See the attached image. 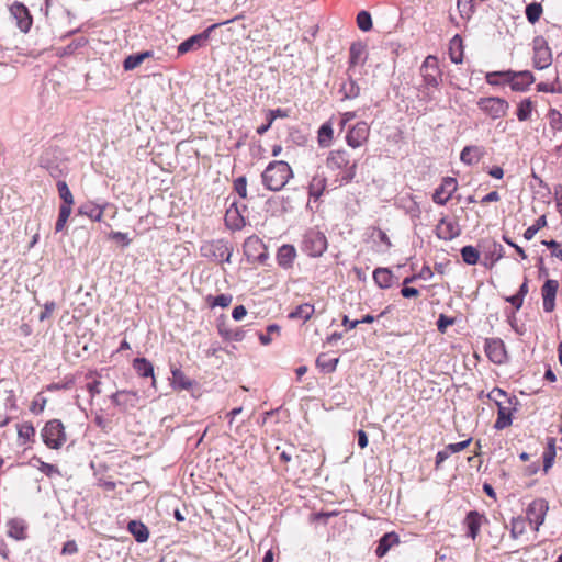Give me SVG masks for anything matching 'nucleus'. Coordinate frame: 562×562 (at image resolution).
I'll list each match as a JSON object with an SVG mask.
<instances>
[{
    "mask_svg": "<svg viewBox=\"0 0 562 562\" xmlns=\"http://www.w3.org/2000/svg\"><path fill=\"white\" fill-rule=\"evenodd\" d=\"M293 177L290 165L283 160L271 161L263 170V186L270 191H280Z\"/></svg>",
    "mask_w": 562,
    "mask_h": 562,
    "instance_id": "nucleus-1",
    "label": "nucleus"
},
{
    "mask_svg": "<svg viewBox=\"0 0 562 562\" xmlns=\"http://www.w3.org/2000/svg\"><path fill=\"white\" fill-rule=\"evenodd\" d=\"M326 167L331 171H341V182H350L357 171V162H350V154L346 149L331 150L326 159Z\"/></svg>",
    "mask_w": 562,
    "mask_h": 562,
    "instance_id": "nucleus-2",
    "label": "nucleus"
},
{
    "mask_svg": "<svg viewBox=\"0 0 562 562\" xmlns=\"http://www.w3.org/2000/svg\"><path fill=\"white\" fill-rule=\"evenodd\" d=\"M201 256L215 262H229L233 249L223 239L204 241L200 248Z\"/></svg>",
    "mask_w": 562,
    "mask_h": 562,
    "instance_id": "nucleus-3",
    "label": "nucleus"
},
{
    "mask_svg": "<svg viewBox=\"0 0 562 562\" xmlns=\"http://www.w3.org/2000/svg\"><path fill=\"white\" fill-rule=\"evenodd\" d=\"M44 443L50 449H59L66 442L65 427L59 419L47 422L41 431Z\"/></svg>",
    "mask_w": 562,
    "mask_h": 562,
    "instance_id": "nucleus-4",
    "label": "nucleus"
},
{
    "mask_svg": "<svg viewBox=\"0 0 562 562\" xmlns=\"http://www.w3.org/2000/svg\"><path fill=\"white\" fill-rule=\"evenodd\" d=\"M479 109L492 120L504 117L509 109V103L499 97L480 98L477 101Z\"/></svg>",
    "mask_w": 562,
    "mask_h": 562,
    "instance_id": "nucleus-5",
    "label": "nucleus"
},
{
    "mask_svg": "<svg viewBox=\"0 0 562 562\" xmlns=\"http://www.w3.org/2000/svg\"><path fill=\"white\" fill-rule=\"evenodd\" d=\"M420 74L426 87L437 88L441 82L438 58L432 55L427 56L420 67Z\"/></svg>",
    "mask_w": 562,
    "mask_h": 562,
    "instance_id": "nucleus-6",
    "label": "nucleus"
},
{
    "mask_svg": "<svg viewBox=\"0 0 562 562\" xmlns=\"http://www.w3.org/2000/svg\"><path fill=\"white\" fill-rule=\"evenodd\" d=\"M303 247L311 257H319L327 249L326 236L318 231H310L304 236Z\"/></svg>",
    "mask_w": 562,
    "mask_h": 562,
    "instance_id": "nucleus-7",
    "label": "nucleus"
},
{
    "mask_svg": "<svg viewBox=\"0 0 562 562\" xmlns=\"http://www.w3.org/2000/svg\"><path fill=\"white\" fill-rule=\"evenodd\" d=\"M548 509V502L542 498H537L528 505L526 519L531 526H533L536 531H538L540 526L544 522Z\"/></svg>",
    "mask_w": 562,
    "mask_h": 562,
    "instance_id": "nucleus-8",
    "label": "nucleus"
},
{
    "mask_svg": "<svg viewBox=\"0 0 562 562\" xmlns=\"http://www.w3.org/2000/svg\"><path fill=\"white\" fill-rule=\"evenodd\" d=\"M504 81L508 83L514 91H525L535 81L533 75L528 71H513L506 70Z\"/></svg>",
    "mask_w": 562,
    "mask_h": 562,
    "instance_id": "nucleus-9",
    "label": "nucleus"
},
{
    "mask_svg": "<svg viewBox=\"0 0 562 562\" xmlns=\"http://www.w3.org/2000/svg\"><path fill=\"white\" fill-rule=\"evenodd\" d=\"M370 134V127L366 122H358L347 133V144L352 148L361 147L367 143Z\"/></svg>",
    "mask_w": 562,
    "mask_h": 562,
    "instance_id": "nucleus-10",
    "label": "nucleus"
},
{
    "mask_svg": "<svg viewBox=\"0 0 562 562\" xmlns=\"http://www.w3.org/2000/svg\"><path fill=\"white\" fill-rule=\"evenodd\" d=\"M458 189L456 178L446 177L442 179L441 184L435 190L432 200L435 203L445 205Z\"/></svg>",
    "mask_w": 562,
    "mask_h": 562,
    "instance_id": "nucleus-11",
    "label": "nucleus"
},
{
    "mask_svg": "<svg viewBox=\"0 0 562 562\" xmlns=\"http://www.w3.org/2000/svg\"><path fill=\"white\" fill-rule=\"evenodd\" d=\"M10 14L15 20L16 26L21 32H29L32 25V16L27 8L21 2H14L10 7Z\"/></svg>",
    "mask_w": 562,
    "mask_h": 562,
    "instance_id": "nucleus-12",
    "label": "nucleus"
},
{
    "mask_svg": "<svg viewBox=\"0 0 562 562\" xmlns=\"http://www.w3.org/2000/svg\"><path fill=\"white\" fill-rule=\"evenodd\" d=\"M485 351L488 359L494 363L502 364L507 359L505 345L499 338L486 339Z\"/></svg>",
    "mask_w": 562,
    "mask_h": 562,
    "instance_id": "nucleus-13",
    "label": "nucleus"
},
{
    "mask_svg": "<svg viewBox=\"0 0 562 562\" xmlns=\"http://www.w3.org/2000/svg\"><path fill=\"white\" fill-rule=\"evenodd\" d=\"M461 233L460 226L457 221L442 217L436 226V235L443 240H452Z\"/></svg>",
    "mask_w": 562,
    "mask_h": 562,
    "instance_id": "nucleus-14",
    "label": "nucleus"
},
{
    "mask_svg": "<svg viewBox=\"0 0 562 562\" xmlns=\"http://www.w3.org/2000/svg\"><path fill=\"white\" fill-rule=\"evenodd\" d=\"M551 52L543 40L535 42L533 66L537 69H544L551 65Z\"/></svg>",
    "mask_w": 562,
    "mask_h": 562,
    "instance_id": "nucleus-15",
    "label": "nucleus"
},
{
    "mask_svg": "<svg viewBox=\"0 0 562 562\" xmlns=\"http://www.w3.org/2000/svg\"><path fill=\"white\" fill-rule=\"evenodd\" d=\"M559 283L555 280L549 279L542 286V304L547 313H551L555 307V295L558 292Z\"/></svg>",
    "mask_w": 562,
    "mask_h": 562,
    "instance_id": "nucleus-16",
    "label": "nucleus"
},
{
    "mask_svg": "<svg viewBox=\"0 0 562 562\" xmlns=\"http://www.w3.org/2000/svg\"><path fill=\"white\" fill-rule=\"evenodd\" d=\"M483 521H487L483 515L475 510L469 512L464 520L468 527V537L475 540L480 533Z\"/></svg>",
    "mask_w": 562,
    "mask_h": 562,
    "instance_id": "nucleus-17",
    "label": "nucleus"
},
{
    "mask_svg": "<svg viewBox=\"0 0 562 562\" xmlns=\"http://www.w3.org/2000/svg\"><path fill=\"white\" fill-rule=\"evenodd\" d=\"M137 400V393L130 391H117L111 395L113 404L122 407L123 409L135 407Z\"/></svg>",
    "mask_w": 562,
    "mask_h": 562,
    "instance_id": "nucleus-18",
    "label": "nucleus"
},
{
    "mask_svg": "<svg viewBox=\"0 0 562 562\" xmlns=\"http://www.w3.org/2000/svg\"><path fill=\"white\" fill-rule=\"evenodd\" d=\"M296 257V250L291 245H283L277 254L278 263L283 268H290Z\"/></svg>",
    "mask_w": 562,
    "mask_h": 562,
    "instance_id": "nucleus-19",
    "label": "nucleus"
},
{
    "mask_svg": "<svg viewBox=\"0 0 562 562\" xmlns=\"http://www.w3.org/2000/svg\"><path fill=\"white\" fill-rule=\"evenodd\" d=\"M512 425V409L505 406L504 403H498L497 419L494 424V428L502 430Z\"/></svg>",
    "mask_w": 562,
    "mask_h": 562,
    "instance_id": "nucleus-20",
    "label": "nucleus"
},
{
    "mask_svg": "<svg viewBox=\"0 0 562 562\" xmlns=\"http://www.w3.org/2000/svg\"><path fill=\"white\" fill-rule=\"evenodd\" d=\"M373 280L381 289H389L392 286L393 273L387 268H376L373 271Z\"/></svg>",
    "mask_w": 562,
    "mask_h": 562,
    "instance_id": "nucleus-21",
    "label": "nucleus"
},
{
    "mask_svg": "<svg viewBox=\"0 0 562 562\" xmlns=\"http://www.w3.org/2000/svg\"><path fill=\"white\" fill-rule=\"evenodd\" d=\"M400 539L395 532L385 533L379 541L375 553L378 557H384L387 551L396 543H398Z\"/></svg>",
    "mask_w": 562,
    "mask_h": 562,
    "instance_id": "nucleus-22",
    "label": "nucleus"
},
{
    "mask_svg": "<svg viewBox=\"0 0 562 562\" xmlns=\"http://www.w3.org/2000/svg\"><path fill=\"white\" fill-rule=\"evenodd\" d=\"M133 368L137 372V374L142 378H153V385H155L156 380L154 378V367L151 362H149L146 358H136L133 361Z\"/></svg>",
    "mask_w": 562,
    "mask_h": 562,
    "instance_id": "nucleus-23",
    "label": "nucleus"
},
{
    "mask_svg": "<svg viewBox=\"0 0 562 562\" xmlns=\"http://www.w3.org/2000/svg\"><path fill=\"white\" fill-rule=\"evenodd\" d=\"M79 214L88 216L89 218L101 222L104 213V206L97 205L88 202L79 207Z\"/></svg>",
    "mask_w": 562,
    "mask_h": 562,
    "instance_id": "nucleus-24",
    "label": "nucleus"
},
{
    "mask_svg": "<svg viewBox=\"0 0 562 562\" xmlns=\"http://www.w3.org/2000/svg\"><path fill=\"white\" fill-rule=\"evenodd\" d=\"M128 531L134 536L137 542H145L148 540V528L140 521L131 520L127 525Z\"/></svg>",
    "mask_w": 562,
    "mask_h": 562,
    "instance_id": "nucleus-25",
    "label": "nucleus"
},
{
    "mask_svg": "<svg viewBox=\"0 0 562 562\" xmlns=\"http://www.w3.org/2000/svg\"><path fill=\"white\" fill-rule=\"evenodd\" d=\"M8 535L15 540L25 539V525L23 520L13 518L8 521Z\"/></svg>",
    "mask_w": 562,
    "mask_h": 562,
    "instance_id": "nucleus-26",
    "label": "nucleus"
},
{
    "mask_svg": "<svg viewBox=\"0 0 562 562\" xmlns=\"http://www.w3.org/2000/svg\"><path fill=\"white\" fill-rule=\"evenodd\" d=\"M482 155V150L477 146H465L460 155V159L462 162L467 165H473L480 160Z\"/></svg>",
    "mask_w": 562,
    "mask_h": 562,
    "instance_id": "nucleus-27",
    "label": "nucleus"
},
{
    "mask_svg": "<svg viewBox=\"0 0 562 562\" xmlns=\"http://www.w3.org/2000/svg\"><path fill=\"white\" fill-rule=\"evenodd\" d=\"M450 59L454 64L462 63L463 50H462V40L459 35H456L450 42L449 48Z\"/></svg>",
    "mask_w": 562,
    "mask_h": 562,
    "instance_id": "nucleus-28",
    "label": "nucleus"
},
{
    "mask_svg": "<svg viewBox=\"0 0 562 562\" xmlns=\"http://www.w3.org/2000/svg\"><path fill=\"white\" fill-rule=\"evenodd\" d=\"M205 37L206 36L203 34H198L189 37L178 46V53L186 54L188 52L196 49Z\"/></svg>",
    "mask_w": 562,
    "mask_h": 562,
    "instance_id": "nucleus-29",
    "label": "nucleus"
},
{
    "mask_svg": "<svg viewBox=\"0 0 562 562\" xmlns=\"http://www.w3.org/2000/svg\"><path fill=\"white\" fill-rule=\"evenodd\" d=\"M325 188H326L325 177L316 175L312 178L310 186H308L310 195L317 199L322 195Z\"/></svg>",
    "mask_w": 562,
    "mask_h": 562,
    "instance_id": "nucleus-30",
    "label": "nucleus"
},
{
    "mask_svg": "<svg viewBox=\"0 0 562 562\" xmlns=\"http://www.w3.org/2000/svg\"><path fill=\"white\" fill-rule=\"evenodd\" d=\"M150 52H143L134 55H130L125 58L123 67L125 70H133L137 68L146 58L150 57Z\"/></svg>",
    "mask_w": 562,
    "mask_h": 562,
    "instance_id": "nucleus-31",
    "label": "nucleus"
},
{
    "mask_svg": "<svg viewBox=\"0 0 562 562\" xmlns=\"http://www.w3.org/2000/svg\"><path fill=\"white\" fill-rule=\"evenodd\" d=\"M554 458H555V440H554V438H549L547 448L543 452V471L546 473L553 465Z\"/></svg>",
    "mask_w": 562,
    "mask_h": 562,
    "instance_id": "nucleus-32",
    "label": "nucleus"
},
{
    "mask_svg": "<svg viewBox=\"0 0 562 562\" xmlns=\"http://www.w3.org/2000/svg\"><path fill=\"white\" fill-rule=\"evenodd\" d=\"M313 313L314 306L308 303H304L299 305L293 312H291L289 314V317L293 319L300 318L303 319V322H307L312 317Z\"/></svg>",
    "mask_w": 562,
    "mask_h": 562,
    "instance_id": "nucleus-33",
    "label": "nucleus"
},
{
    "mask_svg": "<svg viewBox=\"0 0 562 562\" xmlns=\"http://www.w3.org/2000/svg\"><path fill=\"white\" fill-rule=\"evenodd\" d=\"M172 384L175 387H179L181 390H189L192 386V381L186 376V374L180 369H172Z\"/></svg>",
    "mask_w": 562,
    "mask_h": 562,
    "instance_id": "nucleus-34",
    "label": "nucleus"
},
{
    "mask_svg": "<svg viewBox=\"0 0 562 562\" xmlns=\"http://www.w3.org/2000/svg\"><path fill=\"white\" fill-rule=\"evenodd\" d=\"M333 127L329 123L323 124L318 130V144L321 147H328L333 140Z\"/></svg>",
    "mask_w": 562,
    "mask_h": 562,
    "instance_id": "nucleus-35",
    "label": "nucleus"
},
{
    "mask_svg": "<svg viewBox=\"0 0 562 562\" xmlns=\"http://www.w3.org/2000/svg\"><path fill=\"white\" fill-rule=\"evenodd\" d=\"M527 519L522 516L514 517L510 521V536L514 539L522 536L526 532Z\"/></svg>",
    "mask_w": 562,
    "mask_h": 562,
    "instance_id": "nucleus-36",
    "label": "nucleus"
},
{
    "mask_svg": "<svg viewBox=\"0 0 562 562\" xmlns=\"http://www.w3.org/2000/svg\"><path fill=\"white\" fill-rule=\"evenodd\" d=\"M533 110V103L530 99L522 100L517 108V119L520 122L527 121L530 119Z\"/></svg>",
    "mask_w": 562,
    "mask_h": 562,
    "instance_id": "nucleus-37",
    "label": "nucleus"
},
{
    "mask_svg": "<svg viewBox=\"0 0 562 562\" xmlns=\"http://www.w3.org/2000/svg\"><path fill=\"white\" fill-rule=\"evenodd\" d=\"M341 92L347 99H355L360 93V87L353 79H349L341 86Z\"/></svg>",
    "mask_w": 562,
    "mask_h": 562,
    "instance_id": "nucleus-38",
    "label": "nucleus"
},
{
    "mask_svg": "<svg viewBox=\"0 0 562 562\" xmlns=\"http://www.w3.org/2000/svg\"><path fill=\"white\" fill-rule=\"evenodd\" d=\"M461 256L463 261L468 265H475L480 259V252L473 246H464L461 249Z\"/></svg>",
    "mask_w": 562,
    "mask_h": 562,
    "instance_id": "nucleus-39",
    "label": "nucleus"
},
{
    "mask_svg": "<svg viewBox=\"0 0 562 562\" xmlns=\"http://www.w3.org/2000/svg\"><path fill=\"white\" fill-rule=\"evenodd\" d=\"M57 189H58L60 199L64 201L63 205H69V207H71V205L74 204V196H72V193L70 192L67 183L65 181H58Z\"/></svg>",
    "mask_w": 562,
    "mask_h": 562,
    "instance_id": "nucleus-40",
    "label": "nucleus"
},
{
    "mask_svg": "<svg viewBox=\"0 0 562 562\" xmlns=\"http://www.w3.org/2000/svg\"><path fill=\"white\" fill-rule=\"evenodd\" d=\"M364 46L361 44H352L350 47V65L355 66L364 60Z\"/></svg>",
    "mask_w": 562,
    "mask_h": 562,
    "instance_id": "nucleus-41",
    "label": "nucleus"
},
{
    "mask_svg": "<svg viewBox=\"0 0 562 562\" xmlns=\"http://www.w3.org/2000/svg\"><path fill=\"white\" fill-rule=\"evenodd\" d=\"M338 363V358L329 359L325 355L318 356L316 364L327 372L335 371Z\"/></svg>",
    "mask_w": 562,
    "mask_h": 562,
    "instance_id": "nucleus-42",
    "label": "nucleus"
},
{
    "mask_svg": "<svg viewBox=\"0 0 562 562\" xmlns=\"http://www.w3.org/2000/svg\"><path fill=\"white\" fill-rule=\"evenodd\" d=\"M70 214H71V207H69V205L60 206L58 220H57L56 226H55L56 232H60L64 229Z\"/></svg>",
    "mask_w": 562,
    "mask_h": 562,
    "instance_id": "nucleus-43",
    "label": "nucleus"
},
{
    "mask_svg": "<svg viewBox=\"0 0 562 562\" xmlns=\"http://www.w3.org/2000/svg\"><path fill=\"white\" fill-rule=\"evenodd\" d=\"M542 13V7L539 3H530L526 8V16L530 23H536Z\"/></svg>",
    "mask_w": 562,
    "mask_h": 562,
    "instance_id": "nucleus-44",
    "label": "nucleus"
},
{
    "mask_svg": "<svg viewBox=\"0 0 562 562\" xmlns=\"http://www.w3.org/2000/svg\"><path fill=\"white\" fill-rule=\"evenodd\" d=\"M357 24L361 31L368 32L372 29V19L369 12L361 11L357 15Z\"/></svg>",
    "mask_w": 562,
    "mask_h": 562,
    "instance_id": "nucleus-45",
    "label": "nucleus"
},
{
    "mask_svg": "<svg viewBox=\"0 0 562 562\" xmlns=\"http://www.w3.org/2000/svg\"><path fill=\"white\" fill-rule=\"evenodd\" d=\"M547 224V221H546V217L544 216H540L536 223L531 226H529L525 233H524V237L527 239V240H530L535 237V235L538 233V231L543 227L544 225Z\"/></svg>",
    "mask_w": 562,
    "mask_h": 562,
    "instance_id": "nucleus-46",
    "label": "nucleus"
},
{
    "mask_svg": "<svg viewBox=\"0 0 562 562\" xmlns=\"http://www.w3.org/2000/svg\"><path fill=\"white\" fill-rule=\"evenodd\" d=\"M233 301V297L231 294H220L215 297H209L210 305L212 307L220 306V307H227L231 305Z\"/></svg>",
    "mask_w": 562,
    "mask_h": 562,
    "instance_id": "nucleus-47",
    "label": "nucleus"
},
{
    "mask_svg": "<svg viewBox=\"0 0 562 562\" xmlns=\"http://www.w3.org/2000/svg\"><path fill=\"white\" fill-rule=\"evenodd\" d=\"M548 116L551 127L557 131H562V114L555 109H551Z\"/></svg>",
    "mask_w": 562,
    "mask_h": 562,
    "instance_id": "nucleus-48",
    "label": "nucleus"
},
{
    "mask_svg": "<svg viewBox=\"0 0 562 562\" xmlns=\"http://www.w3.org/2000/svg\"><path fill=\"white\" fill-rule=\"evenodd\" d=\"M503 74H506V71L487 72L486 76H485V80L491 86H498V85H502V83H506L504 81V75Z\"/></svg>",
    "mask_w": 562,
    "mask_h": 562,
    "instance_id": "nucleus-49",
    "label": "nucleus"
},
{
    "mask_svg": "<svg viewBox=\"0 0 562 562\" xmlns=\"http://www.w3.org/2000/svg\"><path fill=\"white\" fill-rule=\"evenodd\" d=\"M38 462H40L38 470L42 473H44L45 475H47L48 477H53L54 475H60V471L56 465L46 463L44 461H38Z\"/></svg>",
    "mask_w": 562,
    "mask_h": 562,
    "instance_id": "nucleus-50",
    "label": "nucleus"
},
{
    "mask_svg": "<svg viewBox=\"0 0 562 562\" xmlns=\"http://www.w3.org/2000/svg\"><path fill=\"white\" fill-rule=\"evenodd\" d=\"M279 333H280V327L276 324H272L267 327V334L259 335V339L262 345H269L271 342V335L272 334L278 335Z\"/></svg>",
    "mask_w": 562,
    "mask_h": 562,
    "instance_id": "nucleus-51",
    "label": "nucleus"
},
{
    "mask_svg": "<svg viewBox=\"0 0 562 562\" xmlns=\"http://www.w3.org/2000/svg\"><path fill=\"white\" fill-rule=\"evenodd\" d=\"M18 435L20 438L29 440L35 435V429L31 423H25L19 427Z\"/></svg>",
    "mask_w": 562,
    "mask_h": 562,
    "instance_id": "nucleus-52",
    "label": "nucleus"
},
{
    "mask_svg": "<svg viewBox=\"0 0 562 562\" xmlns=\"http://www.w3.org/2000/svg\"><path fill=\"white\" fill-rule=\"evenodd\" d=\"M47 400L46 397L38 394L35 400L32 402V405L30 407L32 413L38 414L42 413L46 406Z\"/></svg>",
    "mask_w": 562,
    "mask_h": 562,
    "instance_id": "nucleus-53",
    "label": "nucleus"
},
{
    "mask_svg": "<svg viewBox=\"0 0 562 562\" xmlns=\"http://www.w3.org/2000/svg\"><path fill=\"white\" fill-rule=\"evenodd\" d=\"M235 190L240 198L247 196V181L245 177H239L234 182Z\"/></svg>",
    "mask_w": 562,
    "mask_h": 562,
    "instance_id": "nucleus-54",
    "label": "nucleus"
},
{
    "mask_svg": "<svg viewBox=\"0 0 562 562\" xmlns=\"http://www.w3.org/2000/svg\"><path fill=\"white\" fill-rule=\"evenodd\" d=\"M488 398L498 406V403H503V398L507 400V394L503 390L495 387L488 393Z\"/></svg>",
    "mask_w": 562,
    "mask_h": 562,
    "instance_id": "nucleus-55",
    "label": "nucleus"
},
{
    "mask_svg": "<svg viewBox=\"0 0 562 562\" xmlns=\"http://www.w3.org/2000/svg\"><path fill=\"white\" fill-rule=\"evenodd\" d=\"M470 442H471V438L460 441V442H457V443H450L446 448L452 454V453H457V452L464 450L470 445Z\"/></svg>",
    "mask_w": 562,
    "mask_h": 562,
    "instance_id": "nucleus-56",
    "label": "nucleus"
},
{
    "mask_svg": "<svg viewBox=\"0 0 562 562\" xmlns=\"http://www.w3.org/2000/svg\"><path fill=\"white\" fill-rule=\"evenodd\" d=\"M542 244L552 249V256L562 260V248L555 240H543Z\"/></svg>",
    "mask_w": 562,
    "mask_h": 562,
    "instance_id": "nucleus-57",
    "label": "nucleus"
},
{
    "mask_svg": "<svg viewBox=\"0 0 562 562\" xmlns=\"http://www.w3.org/2000/svg\"><path fill=\"white\" fill-rule=\"evenodd\" d=\"M453 324V319L441 314L437 321V327L440 333H445L447 327Z\"/></svg>",
    "mask_w": 562,
    "mask_h": 562,
    "instance_id": "nucleus-58",
    "label": "nucleus"
},
{
    "mask_svg": "<svg viewBox=\"0 0 562 562\" xmlns=\"http://www.w3.org/2000/svg\"><path fill=\"white\" fill-rule=\"evenodd\" d=\"M77 552H78V546H77L76 541L69 540L64 543L63 549H61L63 554H75Z\"/></svg>",
    "mask_w": 562,
    "mask_h": 562,
    "instance_id": "nucleus-59",
    "label": "nucleus"
},
{
    "mask_svg": "<svg viewBox=\"0 0 562 562\" xmlns=\"http://www.w3.org/2000/svg\"><path fill=\"white\" fill-rule=\"evenodd\" d=\"M247 314V310L244 305H238V306H235L234 310H233V313H232V317L235 319V321H241Z\"/></svg>",
    "mask_w": 562,
    "mask_h": 562,
    "instance_id": "nucleus-60",
    "label": "nucleus"
},
{
    "mask_svg": "<svg viewBox=\"0 0 562 562\" xmlns=\"http://www.w3.org/2000/svg\"><path fill=\"white\" fill-rule=\"evenodd\" d=\"M401 294L404 296V297H416L419 295V291L416 289V288H411V286H404L402 290H401Z\"/></svg>",
    "mask_w": 562,
    "mask_h": 562,
    "instance_id": "nucleus-61",
    "label": "nucleus"
},
{
    "mask_svg": "<svg viewBox=\"0 0 562 562\" xmlns=\"http://www.w3.org/2000/svg\"><path fill=\"white\" fill-rule=\"evenodd\" d=\"M87 389H88V392L90 393L91 397H94L95 395L101 393L100 381L95 380L91 383H88Z\"/></svg>",
    "mask_w": 562,
    "mask_h": 562,
    "instance_id": "nucleus-62",
    "label": "nucleus"
},
{
    "mask_svg": "<svg viewBox=\"0 0 562 562\" xmlns=\"http://www.w3.org/2000/svg\"><path fill=\"white\" fill-rule=\"evenodd\" d=\"M54 308H55V303L54 302L46 303L44 311L40 315V319L44 321L46 317L50 316V314L53 313Z\"/></svg>",
    "mask_w": 562,
    "mask_h": 562,
    "instance_id": "nucleus-63",
    "label": "nucleus"
},
{
    "mask_svg": "<svg viewBox=\"0 0 562 562\" xmlns=\"http://www.w3.org/2000/svg\"><path fill=\"white\" fill-rule=\"evenodd\" d=\"M501 196L498 194L497 191H492L490 193H487L485 196H483L482 199V203H490V202H497L499 201Z\"/></svg>",
    "mask_w": 562,
    "mask_h": 562,
    "instance_id": "nucleus-64",
    "label": "nucleus"
}]
</instances>
